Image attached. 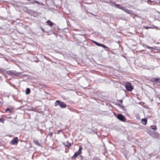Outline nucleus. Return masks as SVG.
Returning a JSON list of instances; mask_svg holds the SVG:
<instances>
[{
    "label": "nucleus",
    "instance_id": "obj_13",
    "mask_svg": "<svg viewBox=\"0 0 160 160\" xmlns=\"http://www.w3.org/2000/svg\"><path fill=\"white\" fill-rule=\"evenodd\" d=\"M30 92V90L29 88H27L26 89V94L27 95Z\"/></svg>",
    "mask_w": 160,
    "mask_h": 160
},
{
    "label": "nucleus",
    "instance_id": "obj_19",
    "mask_svg": "<svg viewBox=\"0 0 160 160\" xmlns=\"http://www.w3.org/2000/svg\"><path fill=\"white\" fill-rule=\"evenodd\" d=\"M53 134V132H50L48 134V135L51 137H52Z\"/></svg>",
    "mask_w": 160,
    "mask_h": 160
},
{
    "label": "nucleus",
    "instance_id": "obj_14",
    "mask_svg": "<svg viewBox=\"0 0 160 160\" xmlns=\"http://www.w3.org/2000/svg\"><path fill=\"white\" fill-rule=\"evenodd\" d=\"M150 128L151 129L154 130H157V128L156 126H151Z\"/></svg>",
    "mask_w": 160,
    "mask_h": 160
},
{
    "label": "nucleus",
    "instance_id": "obj_11",
    "mask_svg": "<svg viewBox=\"0 0 160 160\" xmlns=\"http://www.w3.org/2000/svg\"><path fill=\"white\" fill-rule=\"evenodd\" d=\"M158 78H153L151 79V81L152 82H155L157 84L158 81Z\"/></svg>",
    "mask_w": 160,
    "mask_h": 160
},
{
    "label": "nucleus",
    "instance_id": "obj_24",
    "mask_svg": "<svg viewBox=\"0 0 160 160\" xmlns=\"http://www.w3.org/2000/svg\"><path fill=\"white\" fill-rule=\"evenodd\" d=\"M61 132V130L58 131V132H57V134H59Z\"/></svg>",
    "mask_w": 160,
    "mask_h": 160
},
{
    "label": "nucleus",
    "instance_id": "obj_28",
    "mask_svg": "<svg viewBox=\"0 0 160 160\" xmlns=\"http://www.w3.org/2000/svg\"><path fill=\"white\" fill-rule=\"evenodd\" d=\"M53 128L52 127H50V128H49V130H50L51 129H52Z\"/></svg>",
    "mask_w": 160,
    "mask_h": 160
},
{
    "label": "nucleus",
    "instance_id": "obj_17",
    "mask_svg": "<svg viewBox=\"0 0 160 160\" xmlns=\"http://www.w3.org/2000/svg\"><path fill=\"white\" fill-rule=\"evenodd\" d=\"M100 46H101V47H103V48H108L107 47L103 44H100Z\"/></svg>",
    "mask_w": 160,
    "mask_h": 160
},
{
    "label": "nucleus",
    "instance_id": "obj_6",
    "mask_svg": "<svg viewBox=\"0 0 160 160\" xmlns=\"http://www.w3.org/2000/svg\"><path fill=\"white\" fill-rule=\"evenodd\" d=\"M18 139L17 137H16L13 138L11 142V143L12 145L17 144L18 142Z\"/></svg>",
    "mask_w": 160,
    "mask_h": 160
},
{
    "label": "nucleus",
    "instance_id": "obj_29",
    "mask_svg": "<svg viewBox=\"0 0 160 160\" xmlns=\"http://www.w3.org/2000/svg\"><path fill=\"white\" fill-rule=\"evenodd\" d=\"M148 48H152L151 47H148Z\"/></svg>",
    "mask_w": 160,
    "mask_h": 160
},
{
    "label": "nucleus",
    "instance_id": "obj_21",
    "mask_svg": "<svg viewBox=\"0 0 160 160\" xmlns=\"http://www.w3.org/2000/svg\"><path fill=\"white\" fill-rule=\"evenodd\" d=\"M4 119L0 118V122H1L2 123H4Z\"/></svg>",
    "mask_w": 160,
    "mask_h": 160
},
{
    "label": "nucleus",
    "instance_id": "obj_23",
    "mask_svg": "<svg viewBox=\"0 0 160 160\" xmlns=\"http://www.w3.org/2000/svg\"><path fill=\"white\" fill-rule=\"evenodd\" d=\"M8 111L11 112L10 109L9 108H7L5 110V112H7Z\"/></svg>",
    "mask_w": 160,
    "mask_h": 160
},
{
    "label": "nucleus",
    "instance_id": "obj_12",
    "mask_svg": "<svg viewBox=\"0 0 160 160\" xmlns=\"http://www.w3.org/2000/svg\"><path fill=\"white\" fill-rule=\"evenodd\" d=\"M115 6L117 7V8H120L122 9V8H123V7H122L120 5L118 4H115Z\"/></svg>",
    "mask_w": 160,
    "mask_h": 160
},
{
    "label": "nucleus",
    "instance_id": "obj_8",
    "mask_svg": "<svg viewBox=\"0 0 160 160\" xmlns=\"http://www.w3.org/2000/svg\"><path fill=\"white\" fill-rule=\"evenodd\" d=\"M147 119L146 118H143L141 119V123L143 125H145L147 123Z\"/></svg>",
    "mask_w": 160,
    "mask_h": 160
},
{
    "label": "nucleus",
    "instance_id": "obj_7",
    "mask_svg": "<svg viewBox=\"0 0 160 160\" xmlns=\"http://www.w3.org/2000/svg\"><path fill=\"white\" fill-rule=\"evenodd\" d=\"M122 10L127 13H131V10H128L124 7L122 8Z\"/></svg>",
    "mask_w": 160,
    "mask_h": 160
},
{
    "label": "nucleus",
    "instance_id": "obj_20",
    "mask_svg": "<svg viewBox=\"0 0 160 160\" xmlns=\"http://www.w3.org/2000/svg\"><path fill=\"white\" fill-rule=\"evenodd\" d=\"M93 42L95 43L98 46H100V43H98L97 42H95V41H93Z\"/></svg>",
    "mask_w": 160,
    "mask_h": 160
},
{
    "label": "nucleus",
    "instance_id": "obj_16",
    "mask_svg": "<svg viewBox=\"0 0 160 160\" xmlns=\"http://www.w3.org/2000/svg\"><path fill=\"white\" fill-rule=\"evenodd\" d=\"M34 142L38 146L40 145V144L39 143L38 141L37 140H35L34 141Z\"/></svg>",
    "mask_w": 160,
    "mask_h": 160
},
{
    "label": "nucleus",
    "instance_id": "obj_9",
    "mask_svg": "<svg viewBox=\"0 0 160 160\" xmlns=\"http://www.w3.org/2000/svg\"><path fill=\"white\" fill-rule=\"evenodd\" d=\"M64 145L66 147H69L71 145V143L69 142L68 141H67L66 142L63 143Z\"/></svg>",
    "mask_w": 160,
    "mask_h": 160
},
{
    "label": "nucleus",
    "instance_id": "obj_27",
    "mask_svg": "<svg viewBox=\"0 0 160 160\" xmlns=\"http://www.w3.org/2000/svg\"><path fill=\"white\" fill-rule=\"evenodd\" d=\"M95 160H101L99 158H97L95 159Z\"/></svg>",
    "mask_w": 160,
    "mask_h": 160
},
{
    "label": "nucleus",
    "instance_id": "obj_10",
    "mask_svg": "<svg viewBox=\"0 0 160 160\" xmlns=\"http://www.w3.org/2000/svg\"><path fill=\"white\" fill-rule=\"evenodd\" d=\"M46 23H47L48 25L50 27H51L53 25V23L50 20H48L46 22Z\"/></svg>",
    "mask_w": 160,
    "mask_h": 160
},
{
    "label": "nucleus",
    "instance_id": "obj_22",
    "mask_svg": "<svg viewBox=\"0 0 160 160\" xmlns=\"http://www.w3.org/2000/svg\"><path fill=\"white\" fill-rule=\"evenodd\" d=\"M160 84V78H158V81L157 82V84Z\"/></svg>",
    "mask_w": 160,
    "mask_h": 160
},
{
    "label": "nucleus",
    "instance_id": "obj_1",
    "mask_svg": "<svg viewBox=\"0 0 160 160\" xmlns=\"http://www.w3.org/2000/svg\"><path fill=\"white\" fill-rule=\"evenodd\" d=\"M6 73L10 76H19L20 75V73L17 72L15 71H8L6 72Z\"/></svg>",
    "mask_w": 160,
    "mask_h": 160
},
{
    "label": "nucleus",
    "instance_id": "obj_25",
    "mask_svg": "<svg viewBox=\"0 0 160 160\" xmlns=\"http://www.w3.org/2000/svg\"><path fill=\"white\" fill-rule=\"evenodd\" d=\"M119 102L120 103H122V100H119Z\"/></svg>",
    "mask_w": 160,
    "mask_h": 160
},
{
    "label": "nucleus",
    "instance_id": "obj_4",
    "mask_svg": "<svg viewBox=\"0 0 160 160\" xmlns=\"http://www.w3.org/2000/svg\"><path fill=\"white\" fill-rule=\"evenodd\" d=\"M82 148L81 146L80 147L78 150V152L75 153L74 155L72 157V158H75L80 155L82 152Z\"/></svg>",
    "mask_w": 160,
    "mask_h": 160
},
{
    "label": "nucleus",
    "instance_id": "obj_18",
    "mask_svg": "<svg viewBox=\"0 0 160 160\" xmlns=\"http://www.w3.org/2000/svg\"><path fill=\"white\" fill-rule=\"evenodd\" d=\"M34 3H37V4L40 3L38 2V1H35V0H33V2H31V3H32V4H33Z\"/></svg>",
    "mask_w": 160,
    "mask_h": 160
},
{
    "label": "nucleus",
    "instance_id": "obj_5",
    "mask_svg": "<svg viewBox=\"0 0 160 160\" xmlns=\"http://www.w3.org/2000/svg\"><path fill=\"white\" fill-rule=\"evenodd\" d=\"M116 117L120 121L122 122H125L126 121V118L121 114H119L117 115Z\"/></svg>",
    "mask_w": 160,
    "mask_h": 160
},
{
    "label": "nucleus",
    "instance_id": "obj_26",
    "mask_svg": "<svg viewBox=\"0 0 160 160\" xmlns=\"http://www.w3.org/2000/svg\"><path fill=\"white\" fill-rule=\"evenodd\" d=\"M118 105L120 106L122 108H123V107H122L120 104H118Z\"/></svg>",
    "mask_w": 160,
    "mask_h": 160
},
{
    "label": "nucleus",
    "instance_id": "obj_2",
    "mask_svg": "<svg viewBox=\"0 0 160 160\" xmlns=\"http://www.w3.org/2000/svg\"><path fill=\"white\" fill-rule=\"evenodd\" d=\"M58 105L62 108H65L66 107V104L64 102H61L59 100H57L55 103V105L56 106Z\"/></svg>",
    "mask_w": 160,
    "mask_h": 160
},
{
    "label": "nucleus",
    "instance_id": "obj_3",
    "mask_svg": "<svg viewBox=\"0 0 160 160\" xmlns=\"http://www.w3.org/2000/svg\"><path fill=\"white\" fill-rule=\"evenodd\" d=\"M125 87L126 89L128 91H131L133 89L132 86L129 82H127L126 83Z\"/></svg>",
    "mask_w": 160,
    "mask_h": 160
},
{
    "label": "nucleus",
    "instance_id": "obj_15",
    "mask_svg": "<svg viewBox=\"0 0 160 160\" xmlns=\"http://www.w3.org/2000/svg\"><path fill=\"white\" fill-rule=\"evenodd\" d=\"M145 1L149 4H150V2H154V1H152V0H145Z\"/></svg>",
    "mask_w": 160,
    "mask_h": 160
}]
</instances>
